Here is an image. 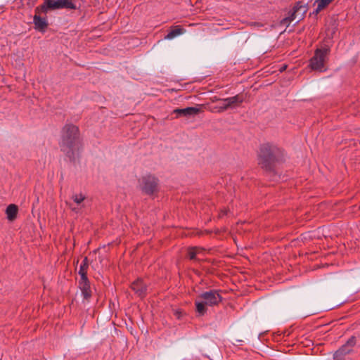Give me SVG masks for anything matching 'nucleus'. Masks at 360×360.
I'll return each mask as SVG.
<instances>
[{
  "label": "nucleus",
  "instance_id": "obj_8",
  "mask_svg": "<svg viewBox=\"0 0 360 360\" xmlns=\"http://www.w3.org/2000/svg\"><path fill=\"white\" fill-rule=\"evenodd\" d=\"M78 287L81 290L84 299L89 302L91 297L92 292L88 277H84V278H80V280L78 282Z\"/></svg>",
  "mask_w": 360,
  "mask_h": 360
},
{
  "label": "nucleus",
  "instance_id": "obj_16",
  "mask_svg": "<svg viewBox=\"0 0 360 360\" xmlns=\"http://www.w3.org/2000/svg\"><path fill=\"white\" fill-rule=\"evenodd\" d=\"M63 133L65 135H77L79 133V129L72 124H66L63 128Z\"/></svg>",
  "mask_w": 360,
  "mask_h": 360
},
{
  "label": "nucleus",
  "instance_id": "obj_18",
  "mask_svg": "<svg viewBox=\"0 0 360 360\" xmlns=\"http://www.w3.org/2000/svg\"><path fill=\"white\" fill-rule=\"evenodd\" d=\"M89 268V260L86 257H85L80 264L79 270V274L80 276V278H84L87 277V270Z\"/></svg>",
  "mask_w": 360,
  "mask_h": 360
},
{
  "label": "nucleus",
  "instance_id": "obj_19",
  "mask_svg": "<svg viewBox=\"0 0 360 360\" xmlns=\"http://www.w3.org/2000/svg\"><path fill=\"white\" fill-rule=\"evenodd\" d=\"M333 0H316L314 5L316 6L315 13H318L325 7H326Z\"/></svg>",
  "mask_w": 360,
  "mask_h": 360
},
{
  "label": "nucleus",
  "instance_id": "obj_9",
  "mask_svg": "<svg viewBox=\"0 0 360 360\" xmlns=\"http://www.w3.org/2000/svg\"><path fill=\"white\" fill-rule=\"evenodd\" d=\"M200 111V108L198 107H188L186 108H176L174 110L173 112L176 114V117H191L198 114Z\"/></svg>",
  "mask_w": 360,
  "mask_h": 360
},
{
  "label": "nucleus",
  "instance_id": "obj_24",
  "mask_svg": "<svg viewBox=\"0 0 360 360\" xmlns=\"http://www.w3.org/2000/svg\"><path fill=\"white\" fill-rule=\"evenodd\" d=\"M182 311L178 309L174 311V315L176 316L177 319H180L182 316Z\"/></svg>",
  "mask_w": 360,
  "mask_h": 360
},
{
  "label": "nucleus",
  "instance_id": "obj_22",
  "mask_svg": "<svg viewBox=\"0 0 360 360\" xmlns=\"http://www.w3.org/2000/svg\"><path fill=\"white\" fill-rule=\"evenodd\" d=\"M333 360H349V357H347L336 351L333 355Z\"/></svg>",
  "mask_w": 360,
  "mask_h": 360
},
{
  "label": "nucleus",
  "instance_id": "obj_2",
  "mask_svg": "<svg viewBox=\"0 0 360 360\" xmlns=\"http://www.w3.org/2000/svg\"><path fill=\"white\" fill-rule=\"evenodd\" d=\"M82 146L80 136H62L60 141V150L73 163L79 158Z\"/></svg>",
  "mask_w": 360,
  "mask_h": 360
},
{
  "label": "nucleus",
  "instance_id": "obj_21",
  "mask_svg": "<svg viewBox=\"0 0 360 360\" xmlns=\"http://www.w3.org/2000/svg\"><path fill=\"white\" fill-rule=\"evenodd\" d=\"M72 199L77 205H79L84 200L85 196L82 193L75 194L72 195Z\"/></svg>",
  "mask_w": 360,
  "mask_h": 360
},
{
  "label": "nucleus",
  "instance_id": "obj_7",
  "mask_svg": "<svg viewBox=\"0 0 360 360\" xmlns=\"http://www.w3.org/2000/svg\"><path fill=\"white\" fill-rule=\"evenodd\" d=\"M198 299L203 300L208 306L218 305L222 300V297L217 290L206 291L198 295Z\"/></svg>",
  "mask_w": 360,
  "mask_h": 360
},
{
  "label": "nucleus",
  "instance_id": "obj_14",
  "mask_svg": "<svg viewBox=\"0 0 360 360\" xmlns=\"http://www.w3.org/2000/svg\"><path fill=\"white\" fill-rule=\"evenodd\" d=\"M18 213V207L15 204H10L6 209V214L8 221H13L16 219Z\"/></svg>",
  "mask_w": 360,
  "mask_h": 360
},
{
  "label": "nucleus",
  "instance_id": "obj_25",
  "mask_svg": "<svg viewBox=\"0 0 360 360\" xmlns=\"http://www.w3.org/2000/svg\"><path fill=\"white\" fill-rule=\"evenodd\" d=\"M238 343H240L239 345H241V342H243V340H236Z\"/></svg>",
  "mask_w": 360,
  "mask_h": 360
},
{
  "label": "nucleus",
  "instance_id": "obj_6",
  "mask_svg": "<svg viewBox=\"0 0 360 360\" xmlns=\"http://www.w3.org/2000/svg\"><path fill=\"white\" fill-rule=\"evenodd\" d=\"M328 53V49H317L314 57L310 60V67L311 69L319 72L325 71L324 63Z\"/></svg>",
  "mask_w": 360,
  "mask_h": 360
},
{
  "label": "nucleus",
  "instance_id": "obj_1",
  "mask_svg": "<svg viewBox=\"0 0 360 360\" xmlns=\"http://www.w3.org/2000/svg\"><path fill=\"white\" fill-rule=\"evenodd\" d=\"M285 150L278 144L266 142L259 145L257 151V164L265 174L277 180L279 178L276 168L286 160Z\"/></svg>",
  "mask_w": 360,
  "mask_h": 360
},
{
  "label": "nucleus",
  "instance_id": "obj_4",
  "mask_svg": "<svg viewBox=\"0 0 360 360\" xmlns=\"http://www.w3.org/2000/svg\"><path fill=\"white\" fill-rule=\"evenodd\" d=\"M61 8L75 9V5L70 0H44V3L35 8V12L46 14L50 11Z\"/></svg>",
  "mask_w": 360,
  "mask_h": 360
},
{
  "label": "nucleus",
  "instance_id": "obj_10",
  "mask_svg": "<svg viewBox=\"0 0 360 360\" xmlns=\"http://www.w3.org/2000/svg\"><path fill=\"white\" fill-rule=\"evenodd\" d=\"M357 338L355 336H351L348 340L337 351L342 355L347 356L354 352V347L356 345Z\"/></svg>",
  "mask_w": 360,
  "mask_h": 360
},
{
  "label": "nucleus",
  "instance_id": "obj_3",
  "mask_svg": "<svg viewBox=\"0 0 360 360\" xmlns=\"http://www.w3.org/2000/svg\"><path fill=\"white\" fill-rule=\"evenodd\" d=\"M138 188L144 195H155L160 191V180L154 174H146L138 179Z\"/></svg>",
  "mask_w": 360,
  "mask_h": 360
},
{
  "label": "nucleus",
  "instance_id": "obj_13",
  "mask_svg": "<svg viewBox=\"0 0 360 360\" xmlns=\"http://www.w3.org/2000/svg\"><path fill=\"white\" fill-rule=\"evenodd\" d=\"M306 9L304 7L300 6V7H295L293 8V12L291 13V15L287 18L290 22L297 20V22H299L303 14L305 13Z\"/></svg>",
  "mask_w": 360,
  "mask_h": 360
},
{
  "label": "nucleus",
  "instance_id": "obj_12",
  "mask_svg": "<svg viewBox=\"0 0 360 360\" xmlns=\"http://www.w3.org/2000/svg\"><path fill=\"white\" fill-rule=\"evenodd\" d=\"M33 22L34 24L35 29L39 31H44L48 26L46 18H41L37 14L34 15Z\"/></svg>",
  "mask_w": 360,
  "mask_h": 360
},
{
  "label": "nucleus",
  "instance_id": "obj_5",
  "mask_svg": "<svg viewBox=\"0 0 360 360\" xmlns=\"http://www.w3.org/2000/svg\"><path fill=\"white\" fill-rule=\"evenodd\" d=\"M243 98L239 95L233 97L220 99L213 107L214 112H221L229 108H234L243 102Z\"/></svg>",
  "mask_w": 360,
  "mask_h": 360
},
{
  "label": "nucleus",
  "instance_id": "obj_17",
  "mask_svg": "<svg viewBox=\"0 0 360 360\" xmlns=\"http://www.w3.org/2000/svg\"><path fill=\"white\" fill-rule=\"evenodd\" d=\"M195 310L199 314V315L202 316L207 312V305L206 303H205V301L203 300H196L195 302Z\"/></svg>",
  "mask_w": 360,
  "mask_h": 360
},
{
  "label": "nucleus",
  "instance_id": "obj_15",
  "mask_svg": "<svg viewBox=\"0 0 360 360\" xmlns=\"http://www.w3.org/2000/svg\"><path fill=\"white\" fill-rule=\"evenodd\" d=\"M184 32V29L180 26H176L165 37V39L171 40L174 38L182 34Z\"/></svg>",
  "mask_w": 360,
  "mask_h": 360
},
{
  "label": "nucleus",
  "instance_id": "obj_11",
  "mask_svg": "<svg viewBox=\"0 0 360 360\" xmlns=\"http://www.w3.org/2000/svg\"><path fill=\"white\" fill-rule=\"evenodd\" d=\"M131 288L140 297H144L147 293V285L142 279L138 278L131 284Z\"/></svg>",
  "mask_w": 360,
  "mask_h": 360
},
{
  "label": "nucleus",
  "instance_id": "obj_20",
  "mask_svg": "<svg viewBox=\"0 0 360 360\" xmlns=\"http://www.w3.org/2000/svg\"><path fill=\"white\" fill-rule=\"evenodd\" d=\"M201 249L198 247H190L187 250V256L191 260H195L196 255L200 252Z\"/></svg>",
  "mask_w": 360,
  "mask_h": 360
},
{
  "label": "nucleus",
  "instance_id": "obj_26",
  "mask_svg": "<svg viewBox=\"0 0 360 360\" xmlns=\"http://www.w3.org/2000/svg\"><path fill=\"white\" fill-rule=\"evenodd\" d=\"M72 210L76 212H77V208L76 207H72Z\"/></svg>",
  "mask_w": 360,
  "mask_h": 360
},
{
  "label": "nucleus",
  "instance_id": "obj_23",
  "mask_svg": "<svg viewBox=\"0 0 360 360\" xmlns=\"http://www.w3.org/2000/svg\"><path fill=\"white\" fill-rule=\"evenodd\" d=\"M229 210H226V209H222L220 210V212L219 214V217H223L224 216L226 215L227 213H228Z\"/></svg>",
  "mask_w": 360,
  "mask_h": 360
}]
</instances>
